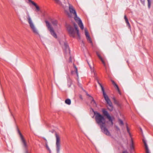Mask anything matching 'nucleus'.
<instances>
[{"mask_svg": "<svg viewBox=\"0 0 153 153\" xmlns=\"http://www.w3.org/2000/svg\"><path fill=\"white\" fill-rule=\"evenodd\" d=\"M98 83L101 88V89H102V91L103 93V95L105 99L106 100L107 104H111V101L110 100V99H109L108 96L105 94V93L104 91V88H103V86H102V85L99 82H98Z\"/></svg>", "mask_w": 153, "mask_h": 153, "instance_id": "7", "label": "nucleus"}, {"mask_svg": "<svg viewBox=\"0 0 153 153\" xmlns=\"http://www.w3.org/2000/svg\"><path fill=\"white\" fill-rule=\"evenodd\" d=\"M143 142L144 143L145 146V147L146 149V151L147 153H150L149 151V150L148 147V146L147 144V143L146 142V141L145 140H143Z\"/></svg>", "mask_w": 153, "mask_h": 153, "instance_id": "15", "label": "nucleus"}, {"mask_svg": "<svg viewBox=\"0 0 153 153\" xmlns=\"http://www.w3.org/2000/svg\"><path fill=\"white\" fill-rule=\"evenodd\" d=\"M113 85H114V86H115L118 89V90H119L118 87V86L116 84V83H115L114 84H113Z\"/></svg>", "mask_w": 153, "mask_h": 153, "instance_id": "27", "label": "nucleus"}, {"mask_svg": "<svg viewBox=\"0 0 153 153\" xmlns=\"http://www.w3.org/2000/svg\"><path fill=\"white\" fill-rule=\"evenodd\" d=\"M65 1L68 3V8L69 11V12L68 11L66 10V6H64V9L65 10V11L66 12L68 16L69 17H71L72 15H74L75 16L74 18L76 17H78L77 16L76 13V10L74 9L73 6L71 5L69 3L68 0H65Z\"/></svg>", "mask_w": 153, "mask_h": 153, "instance_id": "4", "label": "nucleus"}, {"mask_svg": "<svg viewBox=\"0 0 153 153\" xmlns=\"http://www.w3.org/2000/svg\"><path fill=\"white\" fill-rule=\"evenodd\" d=\"M124 18H125V20L126 22L127 23V24L130 27V25L129 24V23L128 21V20L127 19V18H126V16H124Z\"/></svg>", "mask_w": 153, "mask_h": 153, "instance_id": "23", "label": "nucleus"}, {"mask_svg": "<svg viewBox=\"0 0 153 153\" xmlns=\"http://www.w3.org/2000/svg\"><path fill=\"white\" fill-rule=\"evenodd\" d=\"M89 66L90 68V69H91V72L92 73H94V74H95V72H94V67H91L90 66V65H89Z\"/></svg>", "mask_w": 153, "mask_h": 153, "instance_id": "22", "label": "nucleus"}, {"mask_svg": "<svg viewBox=\"0 0 153 153\" xmlns=\"http://www.w3.org/2000/svg\"><path fill=\"white\" fill-rule=\"evenodd\" d=\"M119 122L120 124L121 125H123V122L122 120H119Z\"/></svg>", "mask_w": 153, "mask_h": 153, "instance_id": "29", "label": "nucleus"}, {"mask_svg": "<svg viewBox=\"0 0 153 153\" xmlns=\"http://www.w3.org/2000/svg\"><path fill=\"white\" fill-rule=\"evenodd\" d=\"M85 35L86 36V38L88 40V41L92 45L93 44V43L91 40V39L90 36L88 34V32L87 30L85 28Z\"/></svg>", "mask_w": 153, "mask_h": 153, "instance_id": "13", "label": "nucleus"}, {"mask_svg": "<svg viewBox=\"0 0 153 153\" xmlns=\"http://www.w3.org/2000/svg\"><path fill=\"white\" fill-rule=\"evenodd\" d=\"M74 26L75 27V29H76V31L77 34V36H78L79 37V38H80V35H79V31L77 28V26H76V25H74Z\"/></svg>", "mask_w": 153, "mask_h": 153, "instance_id": "19", "label": "nucleus"}, {"mask_svg": "<svg viewBox=\"0 0 153 153\" xmlns=\"http://www.w3.org/2000/svg\"><path fill=\"white\" fill-rule=\"evenodd\" d=\"M127 130L128 132L130 134V133L129 132V129H128V128L127 127Z\"/></svg>", "mask_w": 153, "mask_h": 153, "instance_id": "32", "label": "nucleus"}, {"mask_svg": "<svg viewBox=\"0 0 153 153\" xmlns=\"http://www.w3.org/2000/svg\"><path fill=\"white\" fill-rule=\"evenodd\" d=\"M94 114L96 121L100 128L105 126L106 121L104 116L97 112H94Z\"/></svg>", "mask_w": 153, "mask_h": 153, "instance_id": "3", "label": "nucleus"}, {"mask_svg": "<svg viewBox=\"0 0 153 153\" xmlns=\"http://www.w3.org/2000/svg\"><path fill=\"white\" fill-rule=\"evenodd\" d=\"M102 111L103 114L105 116H106L109 120L110 121L111 125H113V118L110 115L108 111L105 109H102Z\"/></svg>", "mask_w": 153, "mask_h": 153, "instance_id": "6", "label": "nucleus"}, {"mask_svg": "<svg viewBox=\"0 0 153 153\" xmlns=\"http://www.w3.org/2000/svg\"><path fill=\"white\" fill-rule=\"evenodd\" d=\"M12 4H13V2H12Z\"/></svg>", "mask_w": 153, "mask_h": 153, "instance_id": "35", "label": "nucleus"}, {"mask_svg": "<svg viewBox=\"0 0 153 153\" xmlns=\"http://www.w3.org/2000/svg\"><path fill=\"white\" fill-rule=\"evenodd\" d=\"M45 23L48 30L50 32L51 35L55 38L57 39V36L55 30L57 31L60 28V25L58 24L57 21L56 20H52L51 22L52 25L48 21H45Z\"/></svg>", "mask_w": 153, "mask_h": 153, "instance_id": "1", "label": "nucleus"}, {"mask_svg": "<svg viewBox=\"0 0 153 153\" xmlns=\"http://www.w3.org/2000/svg\"><path fill=\"white\" fill-rule=\"evenodd\" d=\"M55 135L56 138V150L57 152L59 153L61 147L60 137L59 135L57 133H56Z\"/></svg>", "mask_w": 153, "mask_h": 153, "instance_id": "5", "label": "nucleus"}, {"mask_svg": "<svg viewBox=\"0 0 153 153\" xmlns=\"http://www.w3.org/2000/svg\"><path fill=\"white\" fill-rule=\"evenodd\" d=\"M100 128L101 129L102 132L104 134L108 136H111V134L110 132L108 130V129L106 128L105 126Z\"/></svg>", "mask_w": 153, "mask_h": 153, "instance_id": "9", "label": "nucleus"}, {"mask_svg": "<svg viewBox=\"0 0 153 153\" xmlns=\"http://www.w3.org/2000/svg\"><path fill=\"white\" fill-rule=\"evenodd\" d=\"M74 67L75 68V71H76V72L77 74V77H78V73L77 69L76 67L75 66H74Z\"/></svg>", "mask_w": 153, "mask_h": 153, "instance_id": "24", "label": "nucleus"}, {"mask_svg": "<svg viewBox=\"0 0 153 153\" xmlns=\"http://www.w3.org/2000/svg\"><path fill=\"white\" fill-rule=\"evenodd\" d=\"M46 146L47 149L49 151H51V150L49 147L48 146L47 143H46Z\"/></svg>", "mask_w": 153, "mask_h": 153, "instance_id": "26", "label": "nucleus"}, {"mask_svg": "<svg viewBox=\"0 0 153 153\" xmlns=\"http://www.w3.org/2000/svg\"><path fill=\"white\" fill-rule=\"evenodd\" d=\"M111 81L112 82L113 84H114V83H115V82L113 80H111Z\"/></svg>", "mask_w": 153, "mask_h": 153, "instance_id": "31", "label": "nucleus"}, {"mask_svg": "<svg viewBox=\"0 0 153 153\" xmlns=\"http://www.w3.org/2000/svg\"><path fill=\"white\" fill-rule=\"evenodd\" d=\"M74 19L76 22L78 23L79 27L81 29L83 30L84 29V26L80 19L78 17L74 18Z\"/></svg>", "mask_w": 153, "mask_h": 153, "instance_id": "10", "label": "nucleus"}, {"mask_svg": "<svg viewBox=\"0 0 153 153\" xmlns=\"http://www.w3.org/2000/svg\"><path fill=\"white\" fill-rule=\"evenodd\" d=\"M71 100L69 99H67L65 101V102L67 104L70 105L71 104Z\"/></svg>", "mask_w": 153, "mask_h": 153, "instance_id": "20", "label": "nucleus"}, {"mask_svg": "<svg viewBox=\"0 0 153 153\" xmlns=\"http://www.w3.org/2000/svg\"><path fill=\"white\" fill-rule=\"evenodd\" d=\"M113 85H114V86H115L118 89V90H119L118 87V86L116 84V83H115L114 84H113Z\"/></svg>", "mask_w": 153, "mask_h": 153, "instance_id": "28", "label": "nucleus"}, {"mask_svg": "<svg viewBox=\"0 0 153 153\" xmlns=\"http://www.w3.org/2000/svg\"><path fill=\"white\" fill-rule=\"evenodd\" d=\"M67 30L71 36L74 37L76 34L75 32L74 31V29L70 27L68 28Z\"/></svg>", "mask_w": 153, "mask_h": 153, "instance_id": "11", "label": "nucleus"}, {"mask_svg": "<svg viewBox=\"0 0 153 153\" xmlns=\"http://www.w3.org/2000/svg\"><path fill=\"white\" fill-rule=\"evenodd\" d=\"M29 2L33 6H34L36 8L35 11L36 12H38L40 11V8L39 6L33 1L31 0H28Z\"/></svg>", "mask_w": 153, "mask_h": 153, "instance_id": "12", "label": "nucleus"}, {"mask_svg": "<svg viewBox=\"0 0 153 153\" xmlns=\"http://www.w3.org/2000/svg\"><path fill=\"white\" fill-rule=\"evenodd\" d=\"M148 1V7L150 8L151 6V1L150 0H147Z\"/></svg>", "mask_w": 153, "mask_h": 153, "instance_id": "25", "label": "nucleus"}, {"mask_svg": "<svg viewBox=\"0 0 153 153\" xmlns=\"http://www.w3.org/2000/svg\"><path fill=\"white\" fill-rule=\"evenodd\" d=\"M108 104V109L110 111H112L113 108L112 103L111 102V104Z\"/></svg>", "mask_w": 153, "mask_h": 153, "instance_id": "18", "label": "nucleus"}, {"mask_svg": "<svg viewBox=\"0 0 153 153\" xmlns=\"http://www.w3.org/2000/svg\"><path fill=\"white\" fill-rule=\"evenodd\" d=\"M19 133L20 135L21 140L23 144L24 147H27V145L25 140L24 139L23 136L21 134L20 132H19Z\"/></svg>", "mask_w": 153, "mask_h": 153, "instance_id": "14", "label": "nucleus"}, {"mask_svg": "<svg viewBox=\"0 0 153 153\" xmlns=\"http://www.w3.org/2000/svg\"><path fill=\"white\" fill-rule=\"evenodd\" d=\"M88 95L90 97V100H91V103L94 106H96V105L95 103V101L94 100L93 98L92 97H91L90 95H89L88 94Z\"/></svg>", "mask_w": 153, "mask_h": 153, "instance_id": "16", "label": "nucleus"}, {"mask_svg": "<svg viewBox=\"0 0 153 153\" xmlns=\"http://www.w3.org/2000/svg\"><path fill=\"white\" fill-rule=\"evenodd\" d=\"M123 153H128V152L126 151H124V152H123Z\"/></svg>", "mask_w": 153, "mask_h": 153, "instance_id": "33", "label": "nucleus"}, {"mask_svg": "<svg viewBox=\"0 0 153 153\" xmlns=\"http://www.w3.org/2000/svg\"><path fill=\"white\" fill-rule=\"evenodd\" d=\"M54 0L57 3H60V1L59 0Z\"/></svg>", "mask_w": 153, "mask_h": 153, "instance_id": "30", "label": "nucleus"}, {"mask_svg": "<svg viewBox=\"0 0 153 153\" xmlns=\"http://www.w3.org/2000/svg\"><path fill=\"white\" fill-rule=\"evenodd\" d=\"M26 13L27 15V19L29 25L30 27L32 32L35 34L39 36V32L36 26L32 19L30 16L27 10Z\"/></svg>", "mask_w": 153, "mask_h": 153, "instance_id": "2", "label": "nucleus"}, {"mask_svg": "<svg viewBox=\"0 0 153 153\" xmlns=\"http://www.w3.org/2000/svg\"><path fill=\"white\" fill-rule=\"evenodd\" d=\"M140 130L141 131V132H142V128H140Z\"/></svg>", "mask_w": 153, "mask_h": 153, "instance_id": "34", "label": "nucleus"}, {"mask_svg": "<svg viewBox=\"0 0 153 153\" xmlns=\"http://www.w3.org/2000/svg\"><path fill=\"white\" fill-rule=\"evenodd\" d=\"M134 145H133V143L132 141V140H131V144L130 146V149L131 150H133L134 149Z\"/></svg>", "mask_w": 153, "mask_h": 153, "instance_id": "21", "label": "nucleus"}, {"mask_svg": "<svg viewBox=\"0 0 153 153\" xmlns=\"http://www.w3.org/2000/svg\"><path fill=\"white\" fill-rule=\"evenodd\" d=\"M97 56L99 57V58L101 60L103 64L104 65H105V63L104 60H103V59L101 57V56L100 55L98 52H97Z\"/></svg>", "mask_w": 153, "mask_h": 153, "instance_id": "17", "label": "nucleus"}, {"mask_svg": "<svg viewBox=\"0 0 153 153\" xmlns=\"http://www.w3.org/2000/svg\"><path fill=\"white\" fill-rule=\"evenodd\" d=\"M64 50L66 52H70V50L67 43L65 42H60Z\"/></svg>", "mask_w": 153, "mask_h": 153, "instance_id": "8", "label": "nucleus"}]
</instances>
